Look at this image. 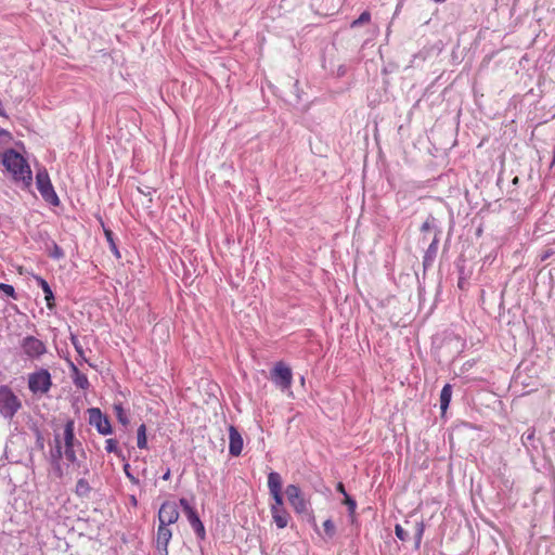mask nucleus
Returning <instances> with one entry per match:
<instances>
[{
	"label": "nucleus",
	"mask_w": 555,
	"mask_h": 555,
	"mask_svg": "<svg viewBox=\"0 0 555 555\" xmlns=\"http://www.w3.org/2000/svg\"><path fill=\"white\" fill-rule=\"evenodd\" d=\"M61 440L65 459L78 468L83 467V473L88 474L89 468L82 465V461L78 457L79 453L82 459H86V452L82 448V443L75 437L74 420L69 418L66 421Z\"/></svg>",
	"instance_id": "nucleus-1"
},
{
	"label": "nucleus",
	"mask_w": 555,
	"mask_h": 555,
	"mask_svg": "<svg viewBox=\"0 0 555 555\" xmlns=\"http://www.w3.org/2000/svg\"><path fill=\"white\" fill-rule=\"evenodd\" d=\"M0 163L16 182L21 181L26 188L31 185L33 175L30 167L26 159L14 149H9L3 154L0 153Z\"/></svg>",
	"instance_id": "nucleus-2"
},
{
	"label": "nucleus",
	"mask_w": 555,
	"mask_h": 555,
	"mask_svg": "<svg viewBox=\"0 0 555 555\" xmlns=\"http://www.w3.org/2000/svg\"><path fill=\"white\" fill-rule=\"evenodd\" d=\"M52 377L47 369H39L28 375V389L35 396H42L50 391Z\"/></svg>",
	"instance_id": "nucleus-3"
},
{
	"label": "nucleus",
	"mask_w": 555,
	"mask_h": 555,
	"mask_svg": "<svg viewBox=\"0 0 555 555\" xmlns=\"http://www.w3.org/2000/svg\"><path fill=\"white\" fill-rule=\"evenodd\" d=\"M21 408L22 402L12 389L5 385L0 386V414L12 420Z\"/></svg>",
	"instance_id": "nucleus-4"
},
{
	"label": "nucleus",
	"mask_w": 555,
	"mask_h": 555,
	"mask_svg": "<svg viewBox=\"0 0 555 555\" xmlns=\"http://www.w3.org/2000/svg\"><path fill=\"white\" fill-rule=\"evenodd\" d=\"M20 347L26 359L31 361L39 360L48 351L47 345L33 335L23 337L20 341Z\"/></svg>",
	"instance_id": "nucleus-5"
},
{
	"label": "nucleus",
	"mask_w": 555,
	"mask_h": 555,
	"mask_svg": "<svg viewBox=\"0 0 555 555\" xmlns=\"http://www.w3.org/2000/svg\"><path fill=\"white\" fill-rule=\"evenodd\" d=\"M36 185L37 189L42 196V198L53 206H57L60 204V199L57 194L55 193L53 185L51 183L48 171L43 169H39L36 173Z\"/></svg>",
	"instance_id": "nucleus-6"
},
{
	"label": "nucleus",
	"mask_w": 555,
	"mask_h": 555,
	"mask_svg": "<svg viewBox=\"0 0 555 555\" xmlns=\"http://www.w3.org/2000/svg\"><path fill=\"white\" fill-rule=\"evenodd\" d=\"M179 504L182 507V509L190 522V526L194 530L197 538H199L201 540H204L205 535H206L205 527H204L202 520L199 519L196 509L190 504V502L185 498H181L179 500Z\"/></svg>",
	"instance_id": "nucleus-7"
},
{
	"label": "nucleus",
	"mask_w": 555,
	"mask_h": 555,
	"mask_svg": "<svg viewBox=\"0 0 555 555\" xmlns=\"http://www.w3.org/2000/svg\"><path fill=\"white\" fill-rule=\"evenodd\" d=\"M87 413L89 415V424L95 427L100 435L107 436L113 433L108 417L99 408H90Z\"/></svg>",
	"instance_id": "nucleus-8"
},
{
	"label": "nucleus",
	"mask_w": 555,
	"mask_h": 555,
	"mask_svg": "<svg viewBox=\"0 0 555 555\" xmlns=\"http://www.w3.org/2000/svg\"><path fill=\"white\" fill-rule=\"evenodd\" d=\"M285 493L289 504L293 506L297 514H306L309 512L310 504L305 499L300 488L296 485H288Z\"/></svg>",
	"instance_id": "nucleus-9"
},
{
	"label": "nucleus",
	"mask_w": 555,
	"mask_h": 555,
	"mask_svg": "<svg viewBox=\"0 0 555 555\" xmlns=\"http://www.w3.org/2000/svg\"><path fill=\"white\" fill-rule=\"evenodd\" d=\"M271 380L282 390L289 389L292 386V370L283 362H278L271 371Z\"/></svg>",
	"instance_id": "nucleus-10"
},
{
	"label": "nucleus",
	"mask_w": 555,
	"mask_h": 555,
	"mask_svg": "<svg viewBox=\"0 0 555 555\" xmlns=\"http://www.w3.org/2000/svg\"><path fill=\"white\" fill-rule=\"evenodd\" d=\"M268 488L269 493L272 496L274 503L270 508H284V500L282 494V477L276 472H270L268 475Z\"/></svg>",
	"instance_id": "nucleus-11"
},
{
	"label": "nucleus",
	"mask_w": 555,
	"mask_h": 555,
	"mask_svg": "<svg viewBox=\"0 0 555 555\" xmlns=\"http://www.w3.org/2000/svg\"><path fill=\"white\" fill-rule=\"evenodd\" d=\"M179 516L178 504L173 501H165L158 509V525H173L178 521Z\"/></svg>",
	"instance_id": "nucleus-12"
},
{
	"label": "nucleus",
	"mask_w": 555,
	"mask_h": 555,
	"mask_svg": "<svg viewBox=\"0 0 555 555\" xmlns=\"http://www.w3.org/2000/svg\"><path fill=\"white\" fill-rule=\"evenodd\" d=\"M172 538V531L169 526L158 525L155 547L159 555H168V544Z\"/></svg>",
	"instance_id": "nucleus-13"
},
{
	"label": "nucleus",
	"mask_w": 555,
	"mask_h": 555,
	"mask_svg": "<svg viewBox=\"0 0 555 555\" xmlns=\"http://www.w3.org/2000/svg\"><path fill=\"white\" fill-rule=\"evenodd\" d=\"M243 438L237 428L233 425L229 426V453L232 456H238L243 450Z\"/></svg>",
	"instance_id": "nucleus-14"
},
{
	"label": "nucleus",
	"mask_w": 555,
	"mask_h": 555,
	"mask_svg": "<svg viewBox=\"0 0 555 555\" xmlns=\"http://www.w3.org/2000/svg\"><path fill=\"white\" fill-rule=\"evenodd\" d=\"M70 371L74 385L77 388L87 390L90 387V383L87 375L81 373L73 362L70 363Z\"/></svg>",
	"instance_id": "nucleus-15"
},
{
	"label": "nucleus",
	"mask_w": 555,
	"mask_h": 555,
	"mask_svg": "<svg viewBox=\"0 0 555 555\" xmlns=\"http://www.w3.org/2000/svg\"><path fill=\"white\" fill-rule=\"evenodd\" d=\"M36 281H37L38 286L41 287V289L44 294L47 308L52 310L55 306V304H54L55 298H54V294H53L49 283L41 276H36Z\"/></svg>",
	"instance_id": "nucleus-16"
},
{
	"label": "nucleus",
	"mask_w": 555,
	"mask_h": 555,
	"mask_svg": "<svg viewBox=\"0 0 555 555\" xmlns=\"http://www.w3.org/2000/svg\"><path fill=\"white\" fill-rule=\"evenodd\" d=\"M270 512L278 528L283 529L288 525L291 516L285 508H270Z\"/></svg>",
	"instance_id": "nucleus-17"
},
{
	"label": "nucleus",
	"mask_w": 555,
	"mask_h": 555,
	"mask_svg": "<svg viewBox=\"0 0 555 555\" xmlns=\"http://www.w3.org/2000/svg\"><path fill=\"white\" fill-rule=\"evenodd\" d=\"M63 455L64 453L61 436L59 434H54V447L50 451L51 464H57L59 462H61Z\"/></svg>",
	"instance_id": "nucleus-18"
},
{
	"label": "nucleus",
	"mask_w": 555,
	"mask_h": 555,
	"mask_svg": "<svg viewBox=\"0 0 555 555\" xmlns=\"http://www.w3.org/2000/svg\"><path fill=\"white\" fill-rule=\"evenodd\" d=\"M452 398V386L450 384H446L440 392V410L441 414L444 415L447 412L449 404Z\"/></svg>",
	"instance_id": "nucleus-19"
},
{
	"label": "nucleus",
	"mask_w": 555,
	"mask_h": 555,
	"mask_svg": "<svg viewBox=\"0 0 555 555\" xmlns=\"http://www.w3.org/2000/svg\"><path fill=\"white\" fill-rule=\"evenodd\" d=\"M438 244H439V237H437V234H436L425 253L424 261H423L424 267L431 264V262L434 261V259L437 255V251H438Z\"/></svg>",
	"instance_id": "nucleus-20"
},
{
	"label": "nucleus",
	"mask_w": 555,
	"mask_h": 555,
	"mask_svg": "<svg viewBox=\"0 0 555 555\" xmlns=\"http://www.w3.org/2000/svg\"><path fill=\"white\" fill-rule=\"evenodd\" d=\"M91 492V487L85 478H80L76 482L75 493L79 498H88Z\"/></svg>",
	"instance_id": "nucleus-21"
},
{
	"label": "nucleus",
	"mask_w": 555,
	"mask_h": 555,
	"mask_svg": "<svg viewBox=\"0 0 555 555\" xmlns=\"http://www.w3.org/2000/svg\"><path fill=\"white\" fill-rule=\"evenodd\" d=\"M421 231L423 233L428 231H435V235L437 234V237H439V234L441 233V231L437 227V220L433 216H429L425 220V222L421 227Z\"/></svg>",
	"instance_id": "nucleus-22"
},
{
	"label": "nucleus",
	"mask_w": 555,
	"mask_h": 555,
	"mask_svg": "<svg viewBox=\"0 0 555 555\" xmlns=\"http://www.w3.org/2000/svg\"><path fill=\"white\" fill-rule=\"evenodd\" d=\"M137 446L139 449L147 448L146 426L141 424L137 430Z\"/></svg>",
	"instance_id": "nucleus-23"
},
{
	"label": "nucleus",
	"mask_w": 555,
	"mask_h": 555,
	"mask_svg": "<svg viewBox=\"0 0 555 555\" xmlns=\"http://www.w3.org/2000/svg\"><path fill=\"white\" fill-rule=\"evenodd\" d=\"M114 412H115V415L118 420V422L120 424H122L124 426H127L129 424V418L125 412V409L122 406V403H115L114 404Z\"/></svg>",
	"instance_id": "nucleus-24"
},
{
	"label": "nucleus",
	"mask_w": 555,
	"mask_h": 555,
	"mask_svg": "<svg viewBox=\"0 0 555 555\" xmlns=\"http://www.w3.org/2000/svg\"><path fill=\"white\" fill-rule=\"evenodd\" d=\"M534 439H535V429L534 428L527 429L521 436L522 443L526 448H529V447L537 448L534 446Z\"/></svg>",
	"instance_id": "nucleus-25"
},
{
	"label": "nucleus",
	"mask_w": 555,
	"mask_h": 555,
	"mask_svg": "<svg viewBox=\"0 0 555 555\" xmlns=\"http://www.w3.org/2000/svg\"><path fill=\"white\" fill-rule=\"evenodd\" d=\"M105 450L107 453H114L118 457L122 455L121 450L118 448L117 440L112 438L105 440Z\"/></svg>",
	"instance_id": "nucleus-26"
},
{
	"label": "nucleus",
	"mask_w": 555,
	"mask_h": 555,
	"mask_svg": "<svg viewBox=\"0 0 555 555\" xmlns=\"http://www.w3.org/2000/svg\"><path fill=\"white\" fill-rule=\"evenodd\" d=\"M371 20V14L369 11H364L360 14V16L354 20L352 23H351V28H357V27H360L361 25L365 24V23H369Z\"/></svg>",
	"instance_id": "nucleus-27"
},
{
	"label": "nucleus",
	"mask_w": 555,
	"mask_h": 555,
	"mask_svg": "<svg viewBox=\"0 0 555 555\" xmlns=\"http://www.w3.org/2000/svg\"><path fill=\"white\" fill-rule=\"evenodd\" d=\"M323 529H324V532L327 535V538L331 539L335 535L336 528H335V525L332 519H326L323 522Z\"/></svg>",
	"instance_id": "nucleus-28"
},
{
	"label": "nucleus",
	"mask_w": 555,
	"mask_h": 555,
	"mask_svg": "<svg viewBox=\"0 0 555 555\" xmlns=\"http://www.w3.org/2000/svg\"><path fill=\"white\" fill-rule=\"evenodd\" d=\"M70 343L81 359H85V350L76 335H70Z\"/></svg>",
	"instance_id": "nucleus-29"
},
{
	"label": "nucleus",
	"mask_w": 555,
	"mask_h": 555,
	"mask_svg": "<svg viewBox=\"0 0 555 555\" xmlns=\"http://www.w3.org/2000/svg\"><path fill=\"white\" fill-rule=\"evenodd\" d=\"M424 530H425V526H424L423 521L417 522L416 531H415V535H414L416 547H418L422 542Z\"/></svg>",
	"instance_id": "nucleus-30"
},
{
	"label": "nucleus",
	"mask_w": 555,
	"mask_h": 555,
	"mask_svg": "<svg viewBox=\"0 0 555 555\" xmlns=\"http://www.w3.org/2000/svg\"><path fill=\"white\" fill-rule=\"evenodd\" d=\"M344 504L347 505L348 507V512H349V515L351 517H353L354 513H356V508H357V502L354 499H352L351 496L349 495H346L345 500H344Z\"/></svg>",
	"instance_id": "nucleus-31"
},
{
	"label": "nucleus",
	"mask_w": 555,
	"mask_h": 555,
	"mask_svg": "<svg viewBox=\"0 0 555 555\" xmlns=\"http://www.w3.org/2000/svg\"><path fill=\"white\" fill-rule=\"evenodd\" d=\"M49 255L53 259H62L65 256L64 250L56 243H53Z\"/></svg>",
	"instance_id": "nucleus-32"
},
{
	"label": "nucleus",
	"mask_w": 555,
	"mask_h": 555,
	"mask_svg": "<svg viewBox=\"0 0 555 555\" xmlns=\"http://www.w3.org/2000/svg\"><path fill=\"white\" fill-rule=\"evenodd\" d=\"M0 291L11 298H16L15 289L10 284L0 283Z\"/></svg>",
	"instance_id": "nucleus-33"
},
{
	"label": "nucleus",
	"mask_w": 555,
	"mask_h": 555,
	"mask_svg": "<svg viewBox=\"0 0 555 555\" xmlns=\"http://www.w3.org/2000/svg\"><path fill=\"white\" fill-rule=\"evenodd\" d=\"M395 533L396 537L401 541H406L408 539V532L401 527V525L395 526Z\"/></svg>",
	"instance_id": "nucleus-34"
},
{
	"label": "nucleus",
	"mask_w": 555,
	"mask_h": 555,
	"mask_svg": "<svg viewBox=\"0 0 555 555\" xmlns=\"http://www.w3.org/2000/svg\"><path fill=\"white\" fill-rule=\"evenodd\" d=\"M125 474L130 479L131 482L138 483L139 480L132 475V473L129 472V464H126L125 467Z\"/></svg>",
	"instance_id": "nucleus-35"
},
{
	"label": "nucleus",
	"mask_w": 555,
	"mask_h": 555,
	"mask_svg": "<svg viewBox=\"0 0 555 555\" xmlns=\"http://www.w3.org/2000/svg\"><path fill=\"white\" fill-rule=\"evenodd\" d=\"M52 465H53V469H54L55 475L59 478H62L64 473H63V468L61 466V462H59L57 464H52Z\"/></svg>",
	"instance_id": "nucleus-36"
},
{
	"label": "nucleus",
	"mask_w": 555,
	"mask_h": 555,
	"mask_svg": "<svg viewBox=\"0 0 555 555\" xmlns=\"http://www.w3.org/2000/svg\"><path fill=\"white\" fill-rule=\"evenodd\" d=\"M336 490H337V492L341 493L345 498H346V495H348L346 492L345 486L341 482L337 483Z\"/></svg>",
	"instance_id": "nucleus-37"
},
{
	"label": "nucleus",
	"mask_w": 555,
	"mask_h": 555,
	"mask_svg": "<svg viewBox=\"0 0 555 555\" xmlns=\"http://www.w3.org/2000/svg\"><path fill=\"white\" fill-rule=\"evenodd\" d=\"M139 192L144 195H152L154 190L152 188L146 186L145 189L138 188Z\"/></svg>",
	"instance_id": "nucleus-38"
},
{
	"label": "nucleus",
	"mask_w": 555,
	"mask_h": 555,
	"mask_svg": "<svg viewBox=\"0 0 555 555\" xmlns=\"http://www.w3.org/2000/svg\"><path fill=\"white\" fill-rule=\"evenodd\" d=\"M111 246H112V251H113L117 257H120L119 251H118V249H117V247H116V245H115V243H114V242H112Z\"/></svg>",
	"instance_id": "nucleus-39"
},
{
	"label": "nucleus",
	"mask_w": 555,
	"mask_h": 555,
	"mask_svg": "<svg viewBox=\"0 0 555 555\" xmlns=\"http://www.w3.org/2000/svg\"><path fill=\"white\" fill-rule=\"evenodd\" d=\"M105 235H106L107 241L112 244V242H113V237H112L113 233L111 231L106 230L105 231Z\"/></svg>",
	"instance_id": "nucleus-40"
},
{
	"label": "nucleus",
	"mask_w": 555,
	"mask_h": 555,
	"mask_svg": "<svg viewBox=\"0 0 555 555\" xmlns=\"http://www.w3.org/2000/svg\"><path fill=\"white\" fill-rule=\"evenodd\" d=\"M477 496H479L481 499V492H474L473 493V503L476 504L477 502Z\"/></svg>",
	"instance_id": "nucleus-41"
},
{
	"label": "nucleus",
	"mask_w": 555,
	"mask_h": 555,
	"mask_svg": "<svg viewBox=\"0 0 555 555\" xmlns=\"http://www.w3.org/2000/svg\"><path fill=\"white\" fill-rule=\"evenodd\" d=\"M0 116L2 117H7V114H5V111L3 108V104H2V101L0 100Z\"/></svg>",
	"instance_id": "nucleus-42"
},
{
	"label": "nucleus",
	"mask_w": 555,
	"mask_h": 555,
	"mask_svg": "<svg viewBox=\"0 0 555 555\" xmlns=\"http://www.w3.org/2000/svg\"><path fill=\"white\" fill-rule=\"evenodd\" d=\"M9 135H10V133H9L7 130H4V129H2V128L0 127V138H1V137H9Z\"/></svg>",
	"instance_id": "nucleus-43"
},
{
	"label": "nucleus",
	"mask_w": 555,
	"mask_h": 555,
	"mask_svg": "<svg viewBox=\"0 0 555 555\" xmlns=\"http://www.w3.org/2000/svg\"><path fill=\"white\" fill-rule=\"evenodd\" d=\"M164 480H169L170 478V469H167V472L162 477Z\"/></svg>",
	"instance_id": "nucleus-44"
},
{
	"label": "nucleus",
	"mask_w": 555,
	"mask_h": 555,
	"mask_svg": "<svg viewBox=\"0 0 555 555\" xmlns=\"http://www.w3.org/2000/svg\"><path fill=\"white\" fill-rule=\"evenodd\" d=\"M131 503H132L133 505H137V499H135V496H131Z\"/></svg>",
	"instance_id": "nucleus-45"
},
{
	"label": "nucleus",
	"mask_w": 555,
	"mask_h": 555,
	"mask_svg": "<svg viewBox=\"0 0 555 555\" xmlns=\"http://www.w3.org/2000/svg\"><path fill=\"white\" fill-rule=\"evenodd\" d=\"M312 520H314V518H312ZM313 527H314L315 531H319V528H318V525L315 524V521H313Z\"/></svg>",
	"instance_id": "nucleus-46"
},
{
	"label": "nucleus",
	"mask_w": 555,
	"mask_h": 555,
	"mask_svg": "<svg viewBox=\"0 0 555 555\" xmlns=\"http://www.w3.org/2000/svg\"><path fill=\"white\" fill-rule=\"evenodd\" d=\"M481 232H482V229L479 227V228L477 229V235H480V234H481Z\"/></svg>",
	"instance_id": "nucleus-47"
}]
</instances>
